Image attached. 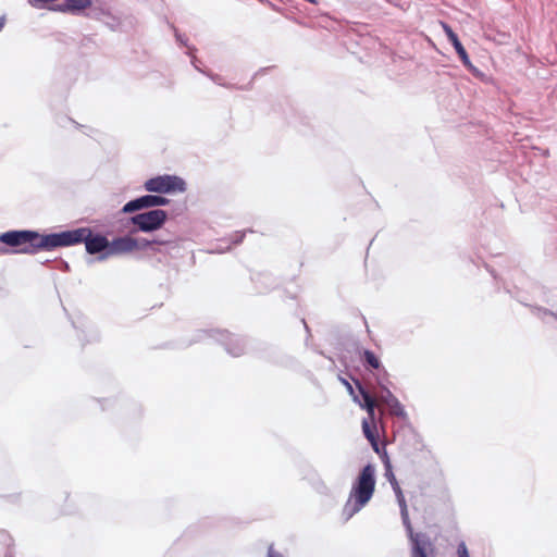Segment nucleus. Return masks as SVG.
<instances>
[{
    "instance_id": "nucleus-18",
    "label": "nucleus",
    "mask_w": 557,
    "mask_h": 557,
    "mask_svg": "<svg viewBox=\"0 0 557 557\" xmlns=\"http://www.w3.org/2000/svg\"><path fill=\"white\" fill-rule=\"evenodd\" d=\"M267 557H282L281 553L274 549L273 545H270L268 548V556Z\"/></svg>"
},
{
    "instance_id": "nucleus-15",
    "label": "nucleus",
    "mask_w": 557,
    "mask_h": 557,
    "mask_svg": "<svg viewBox=\"0 0 557 557\" xmlns=\"http://www.w3.org/2000/svg\"><path fill=\"white\" fill-rule=\"evenodd\" d=\"M386 476H387V479H388V481H389V483H391L395 494H398L399 492H403L400 486H399L398 481L396 480V478H395V475H394V473L392 471L387 470Z\"/></svg>"
},
{
    "instance_id": "nucleus-19",
    "label": "nucleus",
    "mask_w": 557,
    "mask_h": 557,
    "mask_svg": "<svg viewBox=\"0 0 557 557\" xmlns=\"http://www.w3.org/2000/svg\"><path fill=\"white\" fill-rule=\"evenodd\" d=\"M5 252H8V249L0 247V253H5Z\"/></svg>"
},
{
    "instance_id": "nucleus-5",
    "label": "nucleus",
    "mask_w": 557,
    "mask_h": 557,
    "mask_svg": "<svg viewBox=\"0 0 557 557\" xmlns=\"http://www.w3.org/2000/svg\"><path fill=\"white\" fill-rule=\"evenodd\" d=\"M356 384L363 399V403L359 401V405L361 408H364L368 413V417L362 421L363 435L370 442L373 450L380 454L377 428L375 422L376 400L370 395L368 391L364 389L359 381H356Z\"/></svg>"
},
{
    "instance_id": "nucleus-1",
    "label": "nucleus",
    "mask_w": 557,
    "mask_h": 557,
    "mask_svg": "<svg viewBox=\"0 0 557 557\" xmlns=\"http://www.w3.org/2000/svg\"><path fill=\"white\" fill-rule=\"evenodd\" d=\"M0 244L12 248L13 252L35 255L58 247V234L42 235L36 231H8L0 234Z\"/></svg>"
},
{
    "instance_id": "nucleus-14",
    "label": "nucleus",
    "mask_w": 557,
    "mask_h": 557,
    "mask_svg": "<svg viewBox=\"0 0 557 557\" xmlns=\"http://www.w3.org/2000/svg\"><path fill=\"white\" fill-rule=\"evenodd\" d=\"M91 7V0H65V10L72 13L81 12Z\"/></svg>"
},
{
    "instance_id": "nucleus-10",
    "label": "nucleus",
    "mask_w": 557,
    "mask_h": 557,
    "mask_svg": "<svg viewBox=\"0 0 557 557\" xmlns=\"http://www.w3.org/2000/svg\"><path fill=\"white\" fill-rule=\"evenodd\" d=\"M441 25H442V28L445 32L448 40L454 46V48H455L457 54L459 55L462 64L466 67L471 69L472 67V63L470 61V58H469L465 47L461 45L457 34L453 30V28L447 23L441 22Z\"/></svg>"
},
{
    "instance_id": "nucleus-12",
    "label": "nucleus",
    "mask_w": 557,
    "mask_h": 557,
    "mask_svg": "<svg viewBox=\"0 0 557 557\" xmlns=\"http://www.w3.org/2000/svg\"><path fill=\"white\" fill-rule=\"evenodd\" d=\"M360 360L368 372H373L376 368H380L382 363L380 358L371 350L364 349L360 355Z\"/></svg>"
},
{
    "instance_id": "nucleus-16",
    "label": "nucleus",
    "mask_w": 557,
    "mask_h": 557,
    "mask_svg": "<svg viewBox=\"0 0 557 557\" xmlns=\"http://www.w3.org/2000/svg\"><path fill=\"white\" fill-rule=\"evenodd\" d=\"M457 557H470V554L465 542L459 543L457 547Z\"/></svg>"
},
{
    "instance_id": "nucleus-6",
    "label": "nucleus",
    "mask_w": 557,
    "mask_h": 557,
    "mask_svg": "<svg viewBox=\"0 0 557 557\" xmlns=\"http://www.w3.org/2000/svg\"><path fill=\"white\" fill-rule=\"evenodd\" d=\"M144 186L148 191L161 194L185 190V182L182 178L172 175L152 177L148 180Z\"/></svg>"
},
{
    "instance_id": "nucleus-7",
    "label": "nucleus",
    "mask_w": 557,
    "mask_h": 557,
    "mask_svg": "<svg viewBox=\"0 0 557 557\" xmlns=\"http://www.w3.org/2000/svg\"><path fill=\"white\" fill-rule=\"evenodd\" d=\"M166 220V212L161 209L151 210L146 213H139L132 218V223L137 225L140 231L150 232L162 226Z\"/></svg>"
},
{
    "instance_id": "nucleus-11",
    "label": "nucleus",
    "mask_w": 557,
    "mask_h": 557,
    "mask_svg": "<svg viewBox=\"0 0 557 557\" xmlns=\"http://www.w3.org/2000/svg\"><path fill=\"white\" fill-rule=\"evenodd\" d=\"M382 395L376 399V405L382 403L386 405L389 409L391 414L396 417H403L405 414L404 408L399 400L393 395L389 389V386L386 388H381Z\"/></svg>"
},
{
    "instance_id": "nucleus-4",
    "label": "nucleus",
    "mask_w": 557,
    "mask_h": 557,
    "mask_svg": "<svg viewBox=\"0 0 557 557\" xmlns=\"http://www.w3.org/2000/svg\"><path fill=\"white\" fill-rule=\"evenodd\" d=\"M396 497L400 507L403 524L411 544L410 557H435L436 547L431 537L426 533L414 532L412 528L404 493L399 492Z\"/></svg>"
},
{
    "instance_id": "nucleus-3",
    "label": "nucleus",
    "mask_w": 557,
    "mask_h": 557,
    "mask_svg": "<svg viewBox=\"0 0 557 557\" xmlns=\"http://www.w3.org/2000/svg\"><path fill=\"white\" fill-rule=\"evenodd\" d=\"M58 247L71 246L84 243L86 251L90 255L103 252L102 258H108L109 240L101 234L94 235L89 227H81L73 231L58 233Z\"/></svg>"
},
{
    "instance_id": "nucleus-2",
    "label": "nucleus",
    "mask_w": 557,
    "mask_h": 557,
    "mask_svg": "<svg viewBox=\"0 0 557 557\" xmlns=\"http://www.w3.org/2000/svg\"><path fill=\"white\" fill-rule=\"evenodd\" d=\"M375 491V469L372 465H367L360 471L354 483L349 498L344 507L346 519L351 518L356 512L363 508L372 498Z\"/></svg>"
},
{
    "instance_id": "nucleus-9",
    "label": "nucleus",
    "mask_w": 557,
    "mask_h": 557,
    "mask_svg": "<svg viewBox=\"0 0 557 557\" xmlns=\"http://www.w3.org/2000/svg\"><path fill=\"white\" fill-rule=\"evenodd\" d=\"M136 249H138L137 240L131 236H123L109 242L108 255L109 257L115 255H124L129 253Z\"/></svg>"
},
{
    "instance_id": "nucleus-17",
    "label": "nucleus",
    "mask_w": 557,
    "mask_h": 557,
    "mask_svg": "<svg viewBox=\"0 0 557 557\" xmlns=\"http://www.w3.org/2000/svg\"><path fill=\"white\" fill-rule=\"evenodd\" d=\"M341 381H342V383L346 386V388H347L348 393L354 397V400H355V401H358L357 396H355V394H354V387H352V385H351L347 380H345V379H342Z\"/></svg>"
},
{
    "instance_id": "nucleus-8",
    "label": "nucleus",
    "mask_w": 557,
    "mask_h": 557,
    "mask_svg": "<svg viewBox=\"0 0 557 557\" xmlns=\"http://www.w3.org/2000/svg\"><path fill=\"white\" fill-rule=\"evenodd\" d=\"M169 203V199L161 197V196H153V195H146L143 197H139L137 199L128 201L123 207L124 213H131L137 210H141L145 208H152V207H159V206H165Z\"/></svg>"
},
{
    "instance_id": "nucleus-13",
    "label": "nucleus",
    "mask_w": 557,
    "mask_h": 557,
    "mask_svg": "<svg viewBox=\"0 0 557 557\" xmlns=\"http://www.w3.org/2000/svg\"><path fill=\"white\" fill-rule=\"evenodd\" d=\"M370 373L375 379L376 384L379 385L380 388H386L387 386L392 385L389 373L382 363L380 364V368H376L375 370H373V372Z\"/></svg>"
}]
</instances>
